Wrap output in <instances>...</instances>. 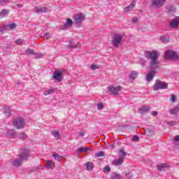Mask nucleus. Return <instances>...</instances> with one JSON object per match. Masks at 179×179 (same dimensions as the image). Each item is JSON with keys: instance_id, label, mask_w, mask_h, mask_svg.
<instances>
[{"instance_id": "58836bf2", "label": "nucleus", "mask_w": 179, "mask_h": 179, "mask_svg": "<svg viewBox=\"0 0 179 179\" xmlns=\"http://www.w3.org/2000/svg\"><path fill=\"white\" fill-rule=\"evenodd\" d=\"M178 113V110H177V108H172L170 111V113L172 115L177 114Z\"/></svg>"}, {"instance_id": "4d7b16f0", "label": "nucleus", "mask_w": 179, "mask_h": 179, "mask_svg": "<svg viewBox=\"0 0 179 179\" xmlns=\"http://www.w3.org/2000/svg\"><path fill=\"white\" fill-rule=\"evenodd\" d=\"M0 31H2V30H0Z\"/></svg>"}, {"instance_id": "a19ab883", "label": "nucleus", "mask_w": 179, "mask_h": 179, "mask_svg": "<svg viewBox=\"0 0 179 179\" xmlns=\"http://www.w3.org/2000/svg\"><path fill=\"white\" fill-rule=\"evenodd\" d=\"M131 141L132 142H138V141H139V136H134Z\"/></svg>"}, {"instance_id": "1a4fd4ad", "label": "nucleus", "mask_w": 179, "mask_h": 179, "mask_svg": "<svg viewBox=\"0 0 179 179\" xmlns=\"http://www.w3.org/2000/svg\"><path fill=\"white\" fill-rule=\"evenodd\" d=\"M166 3V0H152V8H162Z\"/></svg>"}, {"instance_id": "39448f33", "label": "nucleus", "mask_w": 179, "mask_h": 179, "mask_svg": "<svg viewBox=\"0 0 179 179\" xmlns=\"http://www.w3.org/2000/svg\"><path fill=\"white\" fill-rule=\"evenodd\" d=\"M13 125L17 129H23L24 128V119L22 117H15L13 120Z\"/></svg>"}, {"instance_id": "a211bd4d", "label": "nucleus", "mask_w": 179, "mask_h": 179, "mask_svg": "<svg viewBox=\"0 0 179 179\" xmlns=\"http://www.w3.org/2000/svg\"><path fill=\"white\" fill-rule=\"evenodd\" d=\"M135 5H136V3L135 1H133L129 6H127L124 8V12H129L135 8Z\"/></svg>"}, {"instance_id": "aec40b11", "label": "nucleus", "mask_w": 179, "mask_h": 179, "mask_svg": "<svg viewBox=\"0 0 179 179\" xmlns=\"http://www.w3.org/2000/svg\"><path fill=\"white\" fill-rule=\"evenodd\" d=\"M115 166H121L124 164V158L120 157L113 162Z\"/></svg>"}, {"instance_id": "ea45409f", "label": "nucleus", "mask_w": 179, "mask_h": 179, "mask_svg": "<svg viewBox=\"0 0 179 179\" xmlns=\"http://www.w3.org/2000/svg\"><path fill=\"white\" fill-rule=\"evenodd\" d=\"M27 138V135L24 133H20V139H26Z\"/></svg>"}, {"instance_id": "3c124183", "label": "nucleus", "mask_w": 179, "mask_h": 179, "mask_svg": "<svg viewBox=\"0 0 179 179\" xmlns=\"http://www.w3.org/2000/svg\"><path fill=\"white\" fill-rule=\"evenodd\" d=\"M157 114H158V113L156 110L152 111V115H153L154 117H156V115H157Z\"/></svg>"}, {"instance_id": "0eeeda50", "label": "nucleus", "mask_w": 179, "mask_h": 179, "mask_svg": "<svg viewBox=\"0 0 179 179\" xmlns=\"http://www.w3.org/2000/svg\"><path fill=\"white\" fill-rule=\"evenodd\" d=\"M108 90L113 94V96H118V93L122 90V87L121 86H108Z\"/></svg>"}, {"instance_id": "393cba45", "label": "nucleus", "mask_w": 179, "mask_h": 179, "mask_svg": "<svg viewBox=\"0 0 179 179\" xmlns=\"http://www.w3.org/2000/svg\"><path fill=\"white\" fill-rule=\"evenodd\" d=\"M166 9L168 13H174L176 12V7L173 6H168Z\"/></svg>"}, {"instance_id": "a878e982", "label": "nucleus", "mask_w": 179, "mask_h": 179, "mask_svg": "<svg viewBox=\"0 0 179 179\" xmlns=\"http://www.w3.org/2000/svg\"><path fill=\"white\" fill-rule=\"evenodd\" d=\"M145 135H147V136H153V135H155V131L151 129H147L145 130Z\"/></svg>"}, {"instance_id": "4c0bfd02", "label": "nucleus", "mask_w": 179, "mask_h": 179, "mask_svg": "<svg viewBox=\"0 0 179 179\" xmlns=\"http://www.w3.org/2000/svg\"><path fill=\"white\" fill-rule=\"evenodd\" d=\"M52 157H54V159H56L57 160H58V162H61V157H62L60 155H53Z\"/></svg>"}, {"instance_id": "412c9836", "label": "nucleus", "mask_w": 179, "mask_h": 179, "mask_svg": "<svg viewBox=\"0 0 179 179\" xmlns=\"http://www.w3.org/2000/svg\"><path fill=\"white\" fill-rule=\"evenodd\" d=\"M46 164V168L51 170L55 167V163L51 160L47 161Z\"/></svg>"}, {"instance_id": "8fccbe9b", "label": "nucleus", "mask_w": 179, "mask_h": 179, "mask_svg": "<svg viewBox=\"0 0 179 179\" xmlns=\"http://www.w3.org/2000/svg\"><path fill=\"white\" fill-rule=\"evenodd\" d=\"M171 101H172L173 103H174V101H176V96L175 95H173L171 99Z\"/></svg>"}, {"instance_id": "4be33fe9", "label": "nucleus", "mask_w": 179, "mask_h": 179, "mask_svg": "<svg viewBox=\"0 0 179 179\" xmlns=\"http://www.w3.org/2000/svg\"><path fill=\"white\" fill-rule=\"evenodd\" d=\"M55 92H57V88H52L44 91L43 94L44 96H48V94H52V93H55Z\"/></svg>"}, {"instance_id": "c756f323", "label": "nucleus", "mask_w": 179, "mask_h": 179, "mask_svg": "<svg viewBox=\"0 0 179 179\" xmlns=\"http://www.w3.org/2000/svg\"><path fill=\"white\" fill-rule=\"evenodd\" d=\"M86 167H87V170H88L89 171L90 170H93V167H94V165L92 162H87L86 164Z\"/></svg>"}, {"instance_id": "2eb2a0df", "label": "nucleus", "mask_w": 179, "mask_h": 179, "mask_svg": "<svg viewBox=\"0 0 179 179\" xmlns=\"http://www.w3.org/2000/svg\"><path fill=\"white\" fill-rule=\"evenodd\" d=\"M150 110V107L149 106H141L140 108H138V112L140 114H145V113H148Z\"/></svg>"}, {"instance_id": "09e8293b", "label": "nucleus", "mask_w": 179, "mask_h": 179, "mask_svg": "<svg viewBox=\"0 0 179 179\" xmlns=\"http://www.w3.org/2000/svg\"><path fill=\"white\" fill-rule=\"evenodd\" d=\"M99 68L97 67V66L92 64L91 65V69H98Z\"/></svg>"}, {"instance_id": "6ab92c4d", "label": "nucleus", "mask_w": 179, "mask_h": 179, "mask_svg": "<svg viewBox=\"0 0 179 179\" xmlns=\"http://www.w3.org/2000/svg\"><path fill=\"white\" fill-rule=\"evenodd\" d=\"M48 12V8L47 7H41L36 10V13H47Z\"/></svg>"}, {"instance_id": "f8f14e48", "label": "nucleus", "mask_w": 179, "mask_h": 179, "mask_svg": "<svg viewBox=\"0 0 179 179\" xmlns=\"http://www.w3.org/2000/svg\"><path fill=\"white\" fill-rule=\"evenodd\" d=\"M169 26L171 29H176L179 26V17H176L172 20L169 23Z\"/></svg>"}, {"instance_id": "9d476101", "label": "nucleus", "mask_w": 179, "mask_h": 179, "mask_svg": "<svg viewBox=\"0 0 179 179\" xmlns=\"http://www.w3.org/2000/svg\"><path fill=\"white\" fill-rule=\"evenodd\" d=\"M85 15L82 13L77 14L73 17L76 24H80L85 20Z\"/></svg>"}, {"instance_id": "79ce46f5", "label": "nucleus", "mask_w": 179, "mask_h": 179, "mask_svg": "<svg viewBox=\"0 0 179 179\" xmlns=\"http://www.w3.org/2000/svg\"><path fill=\"white\" fill-rule=\"evenodd\" d=\"M103 103H99L97 104V108L98 110H103Z\"/></svg>"}, {"instance_id": "4468645a", "label": "nucleus", "mask_w": 179, "mask_h": 179, "mask_svg": "<svg viewBox=\"0 0 179 179\" xmlns=\"http://www.w3.org/2000/svg\"><path fill=\"white\" fill-rule=\"evenodd\" d=\"M52 135L57 139V141L61 140V135L59 134V131L58 130H54L51 131Z\"/></svg>"}, {"instance_id": "c03bdc74", "label": "nucleus", "mask_w": 179, "mask_h": 179, "mask_svg": "<svg viewBox=\"0 0 179 179\" xmlns=\"http://www.w3.org/2000/svg\"><path fill=\"white\" fill-rule=\"evenodd\" d=\"M131 177H132V173H131V172L126 173V178H131Z\"/></svg>"}, {"instance_id": "603ef678", "label": "nucleus", "mask_w": 179, "mask_h": 179, "mask_svg": "<svg viewBox=\"0 0 179 179\" xmlns=\"http://www.w3.org/2000/svg\"><path fill=\"white\" fill-rule=\"evenodd\" d=\"M79 135H80V136L83 138V136H85V133H83V131H80V132H79Z\"/></svg>"}, {"instance_id": "2f4dec72", "label": "nucleus", "mask_w": 179, "mask_h": 179, "mask_svg": "<svg viewBox=\"0 0 179 179\" xmlns=\"http://www.w3.org/2000/svg\"><path fill=\"white\" fill-rule=\"evenodd\" d=\"M6 29H10V30H13V29H16V24L11 23L6 26Z\"/></svg>"}, {"instance_id": "f704fd0d", "label": "nucleus", "mask_w": 179, "mask_h": 179, "mask_svg": "<svg viewBox=\"0 0 179 179\" xmlns=\"http://www.w3.org/2000/svg\"><path fill=\"white\" fill-rule=\"evenodd\" d=\"M111 171V168L110 166H106L103 168V173H110Z\"/></svg>"}, {"instance_id": "c85d7f7f", "label": "nucleus", "mask_w": 179, "mask_h": 179, "mask_svg": "<svg viewBox=\"0 0 179 179\" xmlns=\"http://www.w3.org/2000/svg\"><path fill=\"white\" fill-rule=\"evenodd\" d=\"M112 179H121V175L117 172L112 173Z\"/></svg>"}, {"instance_id": "dca6fc26", "label": "nucleus", "mask_w": 179, "mask_h": 179, "mask_svg": "<svg viewBox=\"0 0 179 179\" xmlns=\"http://www.w3.org/2000/svg\"><path fill=\"white\" fill-rule=\"evenodd\" d=\"M27 54L33 55L36 56V58H41V55H38V53H35L33 49H27L26 50Z\"/></svg>"}, {"instance_id": "b1692460", "label": "nucleus", "mask_w": 179, "mask_h": 179, "mask_svg": "<svg viewBox=\"0 0 179 179\" xmlns=\"http://www.w3.org/2000/svg\"><path fill=\"white\" fill-rule=\"evenodd\" d=\"M138 75L139 73H138L137 71H132L131 75L129 76V79H131V80H135V79L138 78Z\"/></svg>"}, {"instance_id": "de8ad7c7", "label": "nucleus", "mask_w": 179, "mask_h": 179, "mask_svg": "<svg viewBox=\"0 0 179 179\" xmlns=\"http://www.w3.org/2000/svg\"><path fill=\"white\" fill-rule=\"evenodd\" d=\"M173 141L174 142H179V135L176 136Z\"/></svg>"}, {"instance_id": "cd10ccee", "label": "nucleus", "mask_w": 179, "mask_h": 179, "mask_svg": "<svg viewBox=\"0 0 179 179\" xmlns=\"http://www.w3.org/2000/svg\"><path fill=\"white\" fill-rule=\"evenodd\" d=\"M87 150H90V148L87 147H80L78 149V153H82L83 152H87Z\"/></svg>"}, {"instance_id": "37998d69", "label": "nucleus", "mask_w": 179, "mask_h": 179, "mask_svg": "<svg viewBox=\"0 0 179 179\" xmlns=\"http://www.w3.org/2000/svg\"><path fill=\"white\" fill-rule=\"evenodd\" d=\"M80 47V43H78L77 45H73L71 46V48H79Z\"/></svg>"}, {"instance_id": "49530a36", "label": "nucleus", "mask_w": 179, "mask_h": 179, "mask_svg": "<svg viewBox=\"0 0 179 179\" xmlns=\"http://www.w3.org/2000/svg\"><path fill=\"white\" fill-rule=\"evenodd\" d=\"M138 20H139V19L138 17H133L132 18L133 23H137Z\"/></svg>"}, {"instance_id": "e433bc0d", "label": "nucleus", "mask_w": 179, "mask_h": 179, "mask_svg": "<svg viewBox=\"0 0 179 179\" xmlns=\"http://www.w3.org/2000/svg\"><path fill=\"white\" fill-rule=\"evenodd\" d=\"M160 40L162 43H169V39L164 36H161Z\"/></svg>"}, {"instance_id": "f257e3e1", "label": "nucleus", "mask_w": 179, "mask_h": 179, "mask_svg": "<svg viewBox=\"0 0 179 179\" xmlns=\"http://www.w3.org/2000/svg\"><path fill=\"white\" fill-rule=\"evenodd\" d=\"M159 54L156 51H146L145 52V56L148 59H151V64L150 66V72L147 74L146 80L150 82L153 80L155 75H156L157 69H159Z\"/></svg>"}, {"instance_id": "423d86ee", "label": "nucleus", "mask_w": 179, "mask_h": 179, "mask_svg": "<svg viewBox=\"0 0 179 179\" xmlns=\"http://www.w3.org/2000/svg\"><path fill=\"white\" fill-rule=\"evenodd\" d=\"M166 59H178V54L174 50H166L164 54Z\"/></svg>"}, {"instance_id": "6e6552de", "label": "nucleus", "mask_w": 179, "mask_h": 179, "mask_svg": "<svg viewBox=\"0 0 179 179\" xmlns=\"http://www.w3.org/2000/svg\"><path fill=\"white\" fill-rule=\"evenodd\" d=\"M53 79L57 80V82H62L64 80V76H62V71H55L53 73Z\"/></svg>"}, {"instance_id": "ddd939ff", "label": "nucleus", "mask_w": 179, "mask_h": 179, "mask_svg": "<svg viewBox=\"0 0 179 179\" xmlns=\"http://www.w3.org/2000/svg\"><path fill=\"white\" fill-rule=\"evenodd\" d=\"M6 135L8 138H15L16 131L14 129H9L6 131Z\"/></svg>"}, {"instance_id": "f3484780", "label": "nucleus", "mask_w": 179, "mask_h": 179, "mask_svg": "<svg viewBox=\"0 0 179 179\" xmlns=\"http://www.w3.org/2000/svg\"><path fill=\"white\" fill-rule=\"evenodd\" d=\"M4 113H5V115L8 117V118H9V117L12 115L11 111H10V107H9V106H6L4 107Z\"/></svg>"}, {"instance_id": "c9c22d12", "label": "nucleus", "mask_w": 179, "mask_h": 179, "mask_svg": "<svg viewBox=\"0 0 179 179\" xmlns=\"http://www.w3.org/2000/svg\"><path fill=\"white\" fill-rule=\"evenodd\" d=\"M95 156H96V157H103V156H104V152L99 151V152L95 154Z\"/></svg>"}, {"instance_id": "72a5a7b5", "label": "nucleus", "mask_w": 179, "mask_h": 179, "mask_svg": "<svg viewBox=\"0 0 179 179\" xmlns=\"http://www.w3.org/2000/svg\"><path fill=\"white\" fill-rule=\"evenodd\" d=\"M23 43H24V40L23 39H17V41H15V44H17V45H20L23 44Z\"/></svg>"}, {"instance_id": "a18cd8bd", "label": "nucleus", "mask_w": 179, "mask_h": 179, "mask_svg": "<svg viewBox=\"0 0 179 179\" xmlns=\"http://www.w3.org/2000/svg\"><path fill=\"white\" fill-rule=\"evenodd\" d=\"M9 2V0H0V4L3 5V3Z\"/></svg>"}, {"instance_id": "bb28decb", "label": "nucleus", "mask_w": 179, "mask_h": 179, "mask_svg": "<svg viewBox=\"0 0 179 179\" xmlns=\"http://www.w3.org/2000/svg\"><path fill=\"white\" fill-rule=\"evenodd\" d=\"M6 15H9V12L6 9H3L0 13V19L5 17Z\"/></svg>"}, {"instance_id": "5701e85b", "label": "nucleus", "mask_w": 179, "mask_h": 179, "mask_svg": "<svg viewBox=\"0 0 179 179\" xmlns=\"http://www.w3.org/2000/svg\"><path fill=\"white\" fill-rule=\"evenodd\" d=\"M166 167H167V164H160L157 166L158 171H164L166 170Z\"/></svg>"}, {"instance_id": "864d4df0", "label": "nucleus", "mask_w": 179, "mask_h": 179, "mask_svg": "<svg viewBox=\"0 0 179 179\" xmlns=\"http://www.w3.org/2000/svg\"><path fill=\"white\" fill-rule=\"evenodd\" d=\"M17 8H23V4H16Z\"/></svg>"}, {"instance_id": "7c9ffc66", "label": "nucleus", "mask_w": 179, "mask_h": 179, "mask_svg": "<svg viewBox=\"0 0 179 179\" xmlns=\"http://www.w3.org/2000/svg\"><path fill=\"white\" fill-rule=\"evenodd\" d=\"M119 156L120 157H125L127 156V152L123 149H121L119 150Z\"/></svg>"}, {"instance_id": "6e6d98bb", "label": "nucleus", "mask_w": 179, "mask_h": 179, "mask_svg": "<svg viewBox=\"0 0 179 179\" xmlns=\"http://www.w3.org/2000/svg\"><path fill=\"white\" fill-rule=\"evenodd\" d=\"M113 148H114V145H112Z\"/></svg>"}, {"instance_id": "473e14b6", "label": "nucleus", "mask_w": 179, "mask_h": 179, "mask_svg": "<svg viewBox=\"0 0 179 179\" xmlns=\"http://www.w3.org/2000/svg\"><path fill=\"white\" fill-rule=\"evenodd\" d=\"M44 40H49V38H51V34L46 33L43 35Z\"/></svg>"}, {"instance_id": "20e7f679", "label": "nucleus", "mask_w": 179, "mask_h": 179, "mask_svg": "<svg viewBox=\"0 0 179 179\" xmlns=\"http://www.w3.org/2000/svg\"><path fill=\"white\" fill-rule=\"evenodd\" d=\"M122 34H115L112 40V45L115 48H118L122 43Z\"/></svg>"}, {"instance_id": "9b49d317", "label": "nucleus", "mask_w": 179, "mask_h": 179, "mask_svg": "<svg viewBox=\"0 0 179 179\" xmlns=\"http://www.w3.org/2000/svg\"><path fill=\"white\" fill-rule=\"evenodd\" d=\"M72 24H73V21L71 18H68L66 23L61 27V30H68L69 27H72Z\"/></svg>"}, {"instance_id": "f03ea898", "label": "nucleus", "mask_w": 179, "mask_h": 179, "mask_svg": "<svg viewBox=\"0 0 179 179\" xmlns=\"http://www.w3.org/2000/svg\"><path fill=\"white\" fill-rule=\"evenodd\" d=\"M21 150L22 152L19 155V158L15 159L12 162L14 167H20V166H22V162H24V160H27L29 157V155L30 153V150H29V149L26 148L25 147H22Z\"/></svg>"}, {"instance_id": "5fc2aeb1", "label": "nucleus", "mask_w": 179, "mask_h": 179, "mask_svg": "<svg viewBox=\"0 0 179 179\" xmlns=\"http://www.w3.org/2000/svg\"><path fill=\"white\" fill-rule=\"evenodd\" d=\"M169 124H170L171 125H174V124H176V122H169Z\"/></svg>"}, {"instance_id": "7ed1b4c3", "label": "nucleus", "mask_w": 179, "mask_h": 179, "mask_svg": "<svg viewBox=\"0 0 179 179\" xmlns=\"http://www.w3.org/2000/svg\"><path fill=\"white\" fill-rule=\"evenodd\" d=\"M169 87V84L167 83L162 82L159 80H156L155 83L152 86L153 90L157 92L160 90L167 89Z\"/></svg>"}]
</instances>
